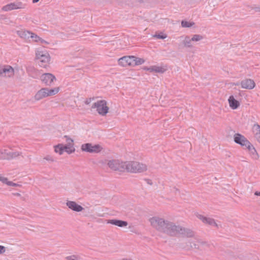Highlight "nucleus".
I'll list each match as a JSON object with an SVG mask.
<instances>
[{
	"instance_id": "1",
	"label": "nucleus",
	"mask_w": 260,
	"mask_h": 260,
	"mask_svg": "<svg viewBox=\"0 0 260 260\" xmlns=\"http://www.w3.org/2000/svg\"><path fill=\"white\" fill-rule=\"evenodd\" d=\"M162 229H160L161 233L166 234L170 236H176L181 235L183 237L187 238L193 237L194 236V232L191 230L183 228L179 225L168 220H165V223L162 224Z\"/></svg>"
},
{
	"instance_id": "2",
	"label": "nucleus",
	"mask_w": 260,
	"mask_h": 260,
	"mask_svg": "<svg viewBox=\"0 0 260 260\" xmlns=\"http://www.w3.org/2000/svg\"><path fill=\"white\" fill-rule=\"evenodd\" d=\"M124 164V172L137 173L144 172L147 170V166L145 164L138 161H126Z\"/></svg>"
},
{
	"instance_id": "3",
	"label": "nucleus",
	"mask_w": 260,
	"mask_h": 260,
	"mask_svg": "<svg viewBox=\"0 0 260 260\" xmlns=\"http://www.w3.org/2000/svg\"><path fill=\"white\" fill-rule=\"evenodd\" d=\"M59 90V87H55L53 89H49L47 87L42 88L36 93L34 98L36 101H40L43 98L57 94Z\"/></svg>"
},
{
	"instance_id": "4",
	"label": "nucleus",
	"mask_w": 260,
	"mask_h": 260,
	"mask_svg": "<svg viewBox=\"0 0 260 260\" xmlns=\"http://www.w3.org/2000/svg\"><path fill=\"white\" fill-rule=\"evenodd\" d=\"M92 108H96V110L100 115L104 116L108 112L109 107L107 106V102L105 100H100L94 103Z\"/></svg>"
},
{
	"instance_id": "5",
	"label": "nucleus",
	"mask_w": 260,
	"mask_h": 260,
	"mask_svg": "<svg viewBox=\"0 0 260 260\" xmlns=\"http://www.w3.org/2000/svg\"><path fill=\"white\" fill-rule=\"evenodd\" d=\"M36 58L40 60V67L46 68L49 63L50 57L48 53L38 51L36 53Z\"/></svg>"
},
{
	"instance_id": "6",
	"label": "nucleus",
	"mask_w": 260,
	"mask_h": 260,
	"mask_svg": "<svg viewBox=\"0 0 260 260\" xmlns=\"http://www.w3.org/2000/svg\"><path fill=\"white\" fill-rule=\"evenodd\" d=\"M14 69L11 66L0 64V77L12 78L14 76Z\"/></svg>"
},
{
	"instance_id": "7",
	"label": "nucleus",
	"mask_w": 260,
	"mask_h": 260,
	"mask_svg": "<svg viewBox=\"0 0 260 260\" xmlns=\"http://www.w3.org/2000/svg\"><path fill=\"white\" fill-rule=\"evenodd\" d=\"M25 6L26 5L21 2L16 1L3 6L2 9L4 11H9L13 10L24 9Z\"/></svg>"
},
{
	"instance_id": "8",
	"label": "nucleus",
	"mask_w": 260,
	"mask_h": 260,
	"mask_svg": "<svg viewBox=\"0 0 260 260\" xmlns=\"http://www.w3.org/2000/svg\"><path fill=\"white\" fill-rule=\"evenodd\" d=\"M102 149V147L99 145H92L91 143H85L81 146V150L89 153H98Z\"/></svg>"
},
{
	"instance_id": "9",
	"label": "nucleus",
	"mask_w": 260,
	"mask_h": 260,
	"mask_svg": "<svg viewBox=\"0 0 260 260\" xmlns=\"http://www.w3.org/2000/svg\"><path fill=\"white\" fill-rule=\"evenodd\" d=\"M124 162L117 159H112L108 162V165L111 169L119 172H124Z\"/></svg>"
},
{
	"instance_id": "10",
	"label": "nucleus",
	"mask_w": 260,
	"mask_h": 260,
	"mask_svg": "<svg viewBox=\"0 0 260 260\" xmlns=\"http://www.w3.org/2000/svg\"><path fill=\"white\" fill-rule=\"evenodd\" d=\"M165 219L160 218L159 217L154 216L149 219V221L151 226L156 230L160 232V229H162V225L165 223Z\"/></svg>"
},
{
	"instance_id": "11",
	"label": "nucleus",
	"mask_w": 260,
	"mask_h": 260,
	"mask_svg": "<svg viewBox=\"0 0 260 260\" xmlns=\"http://www.w3.org/2000/svg\"><path fill=\"white\" fill-rule=\"evenodd\" d=\"M40 79L46 86H49L52 85L53 82L56 80L54 75L48 73L43 74L40 77Z\"/></svg>"
},
{
	"instance_id": "12",
	"label": "nucleus",
	"mask_w": 260,
	"mask_h": 260,
	"mask_svg": "<svg viewBox=\"0 0 260 260\" xmlns=\"http://www.w3.org/2000/svg\"><path fill=\"white\" fill-rule=\"evenodd\" d=\"M234 139L236 143L240 145L242 147H245V146L249 144V141L244 136L239 133L234 135Z\"/></svg>"
},
{
	"instance_id": "13",
	"label": "nucleus",
	"mask_w": 260,
	"mask_h": 260,
	"mask_svg": "<svg viewBox=\"0 0 260 260\" xmlns=\"http://www.w3.org/2000/svg\"><path fill=\"white\" fill-rule=\"evenodd\" d=\"M133 58H134V56H125L122 57L118 59V64L122 67L127 66H133Z\"/></svg>"
},
{
	"instance_id": "14",
	"label": "nucleus",
	"mask_w": 260,
	"mask_h": 260,
	"mask_svg": "<svg viewBox=\"0 0 260 260\" xmlns=\"http://www.w3.org/2000/svg\"><path fill=\"white\" fill-rule=\"evenodd\" d=\"M197 217L205 224L218 228V224L213 218L207 217L201 214L197 215Z\"/></svg>"
},
{
	"instance_id": "15",
	"label": "nucleus",
	"mask_w": 260,
	"mask_h": 260,
	"mask_svg": "<svg viewBox=\"0 0 260 260\" xmlns=\"http://www.w3.org/2000/svg\"><path fill=\"white\" fill-rule=\"evenodd\" d=\"M240 84L242 88L248 89H252L254 88L255 86L254 81L251 79H246L242 80Z\"/></svg>"
},
{
	"instance_id": "16",
	"label": "nucleus",
	"mask_w": 260,
	"mask_h": 260,
	"mask_svg": "<svg viewBox=\"0 0 260 260\" xmlns=\"http://www.w3.org/2000/svg\"><path fill=\"white\" fill-rule=\"evenodd\" d=\"M66 205L69 208L76 212H81L84 208L80 205H78L74 201H67Z\"/></svg>"
},
{
	"instance_id": "17",
	"label": "nucleus",
	"mask_w": 260,
	"mask_h": 260,
	"mask_svg": "<svg viewBox=\"0 0 260 260\" xmlns=\"http://www.w3.org/2000/svg\"><path fill=\"white\" fill-rule=\"evenodd\" d=\"M107 223L121 228L126 226L128 225L127 221L119 219H109L108 220Z\"/></svg>"
},
{
	"instance_id": "18",
	"label": "nucleus",
	"mask_w": 260,
	"mask_h": 260,
	"mask_svg": "<svg viewBox=\"0 0 260 260\" xmlns=\"http://www.w3.org/2000/svg\"><path fill=\"white\" fill-rule=\"evenodd\" d=\"M16 32L19 37L26 40L29 39L30 38V37L31 34V31L25 29L17 30Z\"/></svg>"
},
{
	"instance_id": "19",
	"label": "nucleus",
	"mask_w": 260,
	"mask_h": 260,
	"mask_svg": "<svg viewBox=\"0 0 260 260\" xmlns=\"http://www.w3.org/2000/svg\"><path fill=\"white\" fill-rule=\"evenodd\" d=\"M230 107L232 109H236L240 106V103L236 100L233 95H231L228 99Z\"/></svg>"
},
{
	"instance_id": "20",
	"label": "nucleus",
	"mask_w": 260,
	"mask_h": 260,
	"mask_svg": "<svg viewBox=\"0 0 260 260\" xmlns=\"http://www.w3.org/2000/svg\"><path fill=\"white\" fill-rule=\"evenodd\" d=\"M143 69L145 70L149 71L150 72L162 73L165 72V70L162 68L155 66H151L149 68L147 67H144Z\"/></svg>"
},
{
	"instance_id": "21",
	"label": "nucleus",
	"mask_w": 260,
	"mask_h": 260,
	"mask_svg": "<svg viewBox=\"0 0 260 260\" xmlns=\"http://www.w3.org/2000/svg\"><path fill=\"white\" fill-rule=\"evenodd\" d=\"M54 151L56 153H59L60 155L62 154L64 151L63 148V145L62 144H59L54 146Z\"/></svg>"
},
{
	"instance_id": "22",
	"label": "nucleus",
	"mask_w": 260,
	"mask_h": 260,
	"mask_svg": "<svg viewBox=\"0 0 260 260\" xmlns=\"http://www.w3.org/2000/svg\"><path fill=\"white\" fill-rule=\"evenodd\" d=\"M191 39H190L189 37L186 36L184 38V40L183 41V44L185 47H188V48H191L192 47V45L191 44Z\"/></svg>"
},
{
	"instance_id": "23",
	"label": "nucleus",
	"mask_w": 260,
	"mask_h": 260,
	"mask_svg": "<svg viewBox=\"0 0 260 260\" xmlns=\"http://www.w3.org/2000/svg\"><path fill=\"white\" fill-rule=\"evenodd\" d=\"M133 66H138L143 64L145 62V60L141 58L137 57L134 56L133 58Z\"/></svg>"
},
{
	"instance_id": "24",
	"label": "nucleus",
	"mask_w": 260,
	"mask_h": 260,
	"mask_svg": "<svg viewBox=\"0 0 260 260\" xmlns=\"http://www.w3.org/2000/svg\"><path fill=\"white\" fill-rule=\"evenodd\" d=\"M73 145H71V146H68V144L64 145H63L64 150L68 154H71L73 152H74L75 149L74 148Z\"/></svg>"
},
{
	"instance_id": "25",
	"label": "nucleus",
	"mask_w": 260,
	"mask_h": 260,
	"mask_svg": "<svg viewBox=\"0 0 260 260\" xmlns=\"http://www.w3.org/2000/svg\"><path fill=\"white\" fill-rule=\"evenodd\" d=\"M188 243L190 244V248H193L198 250H200V244L198 242V241H189Z\"/></svg>"
},
{
	"instance_id": "26",
	"label": "nucleus",
	"mask_w": 260,
	"mask_h": 260,
	"mask_svg": "<svg viewBox=\"0 0 260 260\" xmlns=\"http://www.w3.org/2000/svg\"><path fill=\"white\" fill-rule=\"evenodd\" d=\"M3 152V159H7L9 160L10 154H11V152L8 151L7 149H3L2 150Z\"/></svg>"
},
{
	"instance_id": "27",
	"label": "nucleus",
	"mask_w": 260,
	"mask_h": 260,
	"mask_svg": "<svg viewBox=\"0 0 260 260\" xmlns=\"http://www.w3.org/2000/svg\"><path fill=\"white\" fill-rule=\"evenodd\" d=\"M198 242L200 244V246H202V248H200L201 249L200 250H202V249L206 250L208 248H209L210 246V245L207 242H206L205 241H203L201 240H198Z\"/></svg>"
},
{
	"instance_id": "28",
	"label": "nucleus",
	"mask_w": 260,
	"mask_h": 260,
	"mask_svg": "<svg viewBox=\"0 0 260 260\" xmlns=\"http://www.w3.org/2000/svg\"><path fill=\"white\" fill-rule=\"evenodd\" d=\"M194 23L193 22H188L187 21L182 20L181 21V26L183 27H190L193 26Z\"/></svg>"
},
{
	"instance_id": "29",
	"label": "nucleus",
	"mask_w": 260,
	"mask_h": 260,
	"mask_svg": "<svg viewBox=\"0 0 260 260\" xmlns=\"http://www.w3.org/2000/svg\"><path fill=\"white\" fill-rule=\"evenodd\" d=\"M9 160L15 158L20 155H21V152L18 151L15 152H11V154H10Z\"/></svg>"
},
{
	"instance_id": "30",
	"label": "nucleus",
	"mask_w": 260,
	"mask_h": 260,
	"mask_svg": "<svg viewBox=\"0 0 260 260\" xmlns=\"http://www.w3.org/2000/svg\"><path fill=\"white\" fill-rule=\"evenodd\" d=\"M203 39V37L200 35H193L191 40L192 41L198 42L200 41Z\"/></svg>"
},
{
	"instance_id": "31",
	"label": "nucleus",
	"mask_w": 260,
	"mask_h": 260,
	"mask_svg": "<svg viewBox=\"0 0 260 260\" xmlns=\"http://www.w3.org/2000/svg\"><path fill=\"white\" fill-rule=\"evenodd\" d=\"M30 37V38L32 39L33 41L35 42H38L40 40H41V38L40 37H39L37 35L32 32Z\"/></svg>"
},
{
	"instance_id": "32",
	"label": "nucleus",
	"mask_w": 260,
	"mask_h": 260,
	"mask_svg": "<svg viewBox=\"0 0 260 260\" xmlns=\"http://www.w3.org/2000/svg\"><path fill=\"white\" fill-rule=\"evenodd\" d=\"M66 260H80V257L77 255H72L66 257Z\"/></svg>"
},
{
	"instance_id": "33",
	"label": "nucleus",
	"mask_w": 260,
	"mask_h": 260,
	"mask_svg": "<svg viewBox=\"0 0 260 260\" xmlns=\"http://www.w3.org/2000/svg\"><path fill=\"white\" fill-rule=\"evenodd\" d=\"M153 37L159 39H164L167 38V35L163 34L162 33H160V34H155L153 35Z\"/></svg>"
},
{
	"instance_id": "34",
	"label": "nucleus",
	"mask_w": 260,
	"mask_h": 260,
	"mask_svg": "<svg viewBox=\"0 0 260 260\" xmlns=\"http://www.w3.org/2000/svg\"><path fill=\"white\" fill-rule=\"evenodd\" d=\"M64 137L66 138V141L67 142V144H68V146H71V145H74V141L72 139L70 138L68 136H64Z\"/></svg>"
},
{
	"instance_id": "35",
	"label": "nucleus",
	"mask_w": 260,
	"mask_h": 260,
	"mask_svg": "<svg viewBox=\"0 0 260 260\" xmlns=\"http://www.w3.org/2000/svg\"><path fill=\"white\" fill-rule=\"evenodd\" d=\"M0 181L2 183L6 184L7 185H8V182H9V181H8V179L7 178L2 176L1 174H0Z\"/></svg>"
},
{
	"instance_id": "36",
	"label": "nucleus",
	"mask_w": 260,
	"mask_h": 260,
	"mask_svg": "<svg viewBox=\"0 0 260 260\" xmlns=\"http://www.w3.org/2000/svg\"><path fill=\"white\" fill-rule=\"evenodd\" d=\"M250 153L253 155L255 158H257L258 154L254 147H251V151H250Z\"/></svg>"
},
{
	"instance_id": "37",
	"label": "nucleus",
	"mask_w": 260,
	"mask_h": 260,
	"mask_svg": "<svg viewBox=\"0 0 260 260\" xmlns=\"http://www.w3.org/2000/svg\"><path fill=\"white\" fill-rule=\"evenodd\" d=\"M44 159H45L50 162H54L55 161L53 156L51 155H47L44 157Z\"/></svg>"
},
{
	"instance_id": "38",
	"label": "nucleus",
	"mask_w": 260,
	"mask_h": 260,
	"mask_svg": "<svg viewBox=\"0 0 260 260\" xmlns=\"http://www.w3.org/2000/svg\"><path fill=\"white\" fill-rule=\"evenodd\" d=\"M8 186H15V187H17V186L20 187V186H21V184H19L15 183H13L12 181H9V182H8Z\"/></svg>"
},
{
	"instance_id": "39",
	"label": "nucleus",
	"mask_w": 260,
	"mask_h": 260,
	"mask_svg": "<svg viewBox=\"0 0 260 260\" xmlns=\"http://www.w3.org/2000/svg\"><path fill=\"white\" fill-rule=\"evenodd\" d=\"M26 70L28 73H33L34 72L35 73L36 72V69L34 67H28L27 68Z\"/></svg>"
},
{
	"instance_id": "40",
	"label": "nucleus",
	"mask_w": 260,
	"mask_h": 260,
	"mask_svg": "<svg viewBox=\"0 0 260 260\" xmlns=\"http://www.w3.org/2000/svg\"><path fill=\"white\" fill-rule=\"evenodd\" d=\"M6 251V247L4 246L0 245V254H3Z\"/></svg>"
},
{
	"instance_id": "41",
	"label": "nucleus",
	"mask_w": 260,
	"mask_h": 260,
	"mask_svg": "<svg viewBox=\"0 0 260 260\" xmlns=\"http://www.w3.org/2000/svg\"><path fill=\"white\" fill-rule=\"evenodd\" d=\"M254 127L255 128V129L257 131V132L256 133H259L260 134V125L258 124H255L254 125Z\"/></svg>"
},
{
	"instance_id": "42",
	"label": "nucleus",
	"mask_w": 260,
	"mask_h": 260,
	"mask_svg": "<svg viewBox=\"0 0 260 260\" xmlns=\"http://www.w3.org/2000/svg\"><path fill=\"white\" fill-rule=\"evenodd\" d=\"M245 147L248 149L249 152L251 151V147H254L253 146L251 145V144L250 142L249 145H246V146H245Z\"/></svg>"
},
{
	"instance_id": "43",
	"label": "nucleus",
	"mask_w": 260,
	"mask_h": 260,
	"mask_svg": "<svg viewBox=\"0 0 260 260\" xmlns=\"http://www.w3.org/2000/svg\"><path fill=\"white\" fill-rule=\"evenodd\" d=\"M255 137L256 139V140L260 142V134L259 133H256L255 134Z\"/></svg>"
},
{
	"instance_id": "44",
	"label": "nucleus",
	"mask_w": 260,
	"mask_h": 260,
	"mask_svg": "<svg viewBox=\"0 0 260 260\" xmlns=\"http://www.w3.org/2000/svg\"><path fill=\"white\" fill-rule=\"evenodd\" d=\"M91 101V98L87 99L86 100V101H85V104L86 105H88L90 103Z\"/></svg>"
},
{
	"instance_id": "45",
	"label": "nucleus",
	"mask_w": 260,
	"mask_h": 260,
	"mask_svg": "<svg viewBox=\"0 0 260 260\" xmlns=\"http://www.w3.org/2000/svg\"><path fill=\"white\" fill-rule=\"evenodd\" d=\"M254 11L256 12H260V8L259 7H255L254 8Z\"/></svg>"
},
{
	"instance_id": "46",
	"label": "nucleus",
	"mask_w": 260,
	"mask_h": 260,
	"mask_svg": "<svg viewBox=\"0 0 260 260\" xmlns=\"http://www.w3.org/2000/svg\"><path fill=\"white\" fill-rule=\"evenodd\" d=\"M12 194H13V195L15 196H18V197L21 196L20 194L18 192H14V193H12Z\"/></svg>"
},
{
	"instance_id": "47",
	"label": "nucleus",
	"mask_w": 260,
	"mask_h": 260,
	"mask_svg": "<svg viewBox=\"0 0 260 260\" xmlns=\"http://www.w3.org/2000/svg\"><path fill=\"white\" fill-rule=\"evenodd\" d=\"M39 41H40L42 43L48 44V43L47 42H46L44 40L42 39V38H41V40H40Z\"/></svg>"
},
{
	"instance_id": "48",
	"label": "nucleus",
	"mask_w": 260,
	"mask_h": 260,
	"mask_svg": "<svg viewBox=\"0 0 260 260\" xmlns=\"http://www.w3.org/2000/svg\"><path fill=\"white\" fill-rule=\"evenodd\" d=\"M147 183L148 184H149L150 185H152V182H151V181L150 180L147 179Z\"/></svg>"
},
{
	"instance_id": "49",
	"label": "nucleus",
	"mask_w": 260,
	"mask_h": 260,
	"mask_svg": "<svg viewBox=\"0 0 260 260\" xmlns=\"http://www.w3.org/2000/svg\"><path fill=\"white\" fill-rule=\"evenodd\" d=\"M254 194H255V196H260V192H259V191H256V192H255Z\"/></svg>"
},
{
	"instance_id": "50",
	"label": "nucleus",
	"mask_w": 260,
	"mask_h": 260,
	"mask_svg": "<svg viewBox=\"0 0 260 260\" xmlns=\"http://www.w3.org/2000/svg\"><path fill=\"white\" fill-rule=\"evenodd\" d=\"M2 154H3V152H2V150H1L0 151V159H3Z\"/></svg>"
},
{
	"instance_id": "51",
	"label": "nucleus",
	"mask_w": 260,
	"mask_h": 260,
	"mask_svg": "<svg viewBox=\"0 0 260 260\" xmlns=\"http://www.w3.org/2000/svg\"><path fill=\"white\" fill-rule=\"evenodd\" d=\"M40 0H32V3H36L37 2H38Z\"/></svg>"
},
{
	"instance_id": "52",
	"label": "nucleus",
	"mask_w": 260,
	"mask_h": 260,
	"mask_svg": "<svg viewBox=\"0 0 260 260\" xmlns=\"http://www.w3.org/2000/svg\"><path fill=\"white\" fill-rule=\"evenodd\" d=\"M235 85L238 86L239 85V83L237 82L236 83H235Z\"/></svg>"
},
{
	"instance_id": "53",
	"label": "nucleus",
	"mask_w": 260,
	"mask_h": 260,
	"mask_svg": "<svg viewBox=\"0 0 260 260\" xmlns=\"http://www.w3.org/2000/svg\"><path fill=\"white\" fill-rule=\"evenodd\" d=\"M175 189H176V191H179V190L177 188H175Z\"/></svg>"
},
{
	"instance_id": "54",
	"label": "nucleus",
	"mask_w": 260,
	"mask_h": 260,
	"mask_svg": "<svg viewBox=\"0 0 260 260\" xmlns=\"http://www.w3.org/2000/svg\"><path fill=\"white\" fill-rule=\"evenodd\" d=\"M3 17V16H0V19H2Z\"/></svg>"
}]
</instances>
